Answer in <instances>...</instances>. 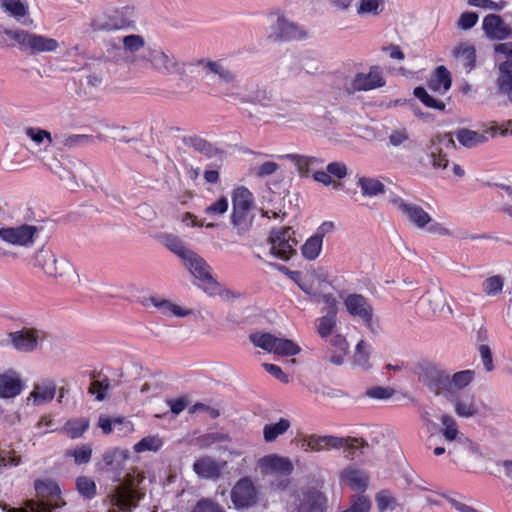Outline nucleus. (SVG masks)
<instances>
[{"label": "nucleus", "instance_id": "1", "mask_svg": "<svg viewBox=\"0 0 512 512\" xmlns=\"http://www.w3.org/2000/svg\"><path fill=\"white\" fill-rule=\"evenodd\" d=\"M34 488L37 500H27L23 506L8 508L6 512H58L66 504L55 481L36 480Z\"/></svg>", "mask_w": 512, "mask_h": 512}, {"label": "nucleus", "instance_id": "2", "mask_svg": "<svg viewBox=\"0 0 512 512\" xmlns=\"http://www.w3.org/2000/svg\"><path fill=\"white\" fill-rule=\"evenodd\" d=\"M143 66L162 76H179L186 74V62L182 61L172 50L160 46H147L141 57Z\"/></svg>", "mask_w": 512, "mask_h": 512}, {"label": "nucleus", "instance_id": "3", "mask_svg": "<svg viewBox=\"0 0 512 512\" xmlns=\"http://www.w3.org/2000/svg\"><path fill=\"white\" fill-rule=\"evenodd\" d=\"M34 265L62 284H76L79 276L73 264L63 255L51 249H40L35 255Z\"/></svg>", "mask_w": 512, "mask_h": 512}, {"label": "nucleus", "instance_id": "4", "mask_svg": "<svg viewBox=\"0 0 512 512\" xmlns=\"http://www.w3.org/2000/svg\"><path fill=\"white\" fill-rule=\"evenodd\" d=\"M493 51L498 69L497 91L512 104V41L495 44Z\"/></svg>", "mask_w": 512, "mask_h": 512}, {"label": "nucleus", "instance_id": "5", "mask_svg": "<svg viewBox=\"0 0 512 512\" xmlns=\"http://www.w3.org/2000/svg\"><path fill=\"white\" fill-rule=\"evenodd\" d=\"M270 33L268 38L274 41H292L306 38L307 32L298 23L290 20L283 12L270 14Z\"/></svg>", "mask_w": 512, "mask_h": 512}, {"label": "nucleus", "instance_id": "6", "mask_svg": "<svg viewBox=\"0 0 512 512\" xmlns=\"http://www.w3.org/2000/svg\"><path fill=\"white\" fill-rule=\"evenodd\" d=\"M415 373L419 382L425 385L435 395H444L448 398L450 387L449 374L432 363H420Z\"/></svg>", "mask_w": 512, "mask_h": 512}, {"label": "nucleus", "instance_id": "7", "mask_svg": "<svg viewBox=\"0 0 512 512\" xmlns=\"http://www.w3.org/2000/svg\"><path fill=\"white\" fill-rule=\"evenodd\" d=\"M141 481L139 475H129L126 481L117 485L112 492L113 505L125 512H130L137 507L138 502L144 496V493L138 489Z\"/></svg>", "mask_w": 512, "mask_h": 512}, {"label": "nucleus", "instance_id": "8", "mask_svg": "<svg viewBox=\"0 0 512 512\" xmlns=\"http://www.w3.org/2000/svg\"><path fill=\"white\" fill-rule=\"evenodd\" d=\"M327 499L315 487L306 486L292 495L289 504L291 512H324Z\"/></svg>", "mask_w": 512, "mask_h": 512}, {"label": "nucleus", "instance_id": "9", "mask_svg": "<svg viewBox=\"0 0 512 512\" xmlns=\"http://www.w3.org/2000/svg\"><path fill=\"white\" fill-rule=\"evenodd\" d=\"M401 212L418 228H425L427 231L438 235H447L449 231L440 223L434 222L430 215L420 206L416 204L406 203L402 199L393 201Z\"/></svg>", "mask_w": 512, "mask_h": 512}, {"label": "nucleus", "instance_id": "10", "mask_svg": "<svg viewBox=\"0 0 512 512\" xmlns=\"http://www.w3.org/2000/svg\"><path fill=\"white\" fill-rule=\"evenodd\" d=\"M297 243L291 227L275 228L270 232V254L276 258L290 259L296 253Z\"/></svg>", "mask_w": 512, "mask_h": 512}, {"label": "nucleus", "instance_id": "11", "mask_svg": "<svg viewBox=\"0 0 512 512\" xmlns=\"http://www.w3.org/2000/svg\"><path fill=\"white\" fill-rule=\"evenodd\" d=\"M249 339L255 346L281 356L297 355L301 350L292 340L278 338L270 333H253Z\"/></svg>", "mask_w": 512, "mask_h": 512}, {"label": "nucleus", "instance_id": "12", "mask_svg": "<svg viewBox=\"0 0 512 512\" xmlns=\"http://www.w3.org/2000/svg\"><path fill=\"white\" fill-rule=\"evenodd\" d=\"M456 148L455 141L450 134L436 135L426 148L430 162L435 169L448 167V153Z\"/></svg>", "mask_w": 512, "mask_h": 512}, {"label": "nucleus", "instance_id": "13", "mask_svg": "<svg viewBox=\"0 0 512 512\" xmlns=\"http://www.w3.org/2000/svg\"><path fill=\"white\" fill-rule=\"evenodd\" d=\"M12 347L23 353L35 351L46 338V333L34 327H23L8 334Z\"/></svg>", "mask_w": 512, "mask_h": 512}, {"label": "nucleus", "instance_id": "14", "mask_svg": "<svg viewBox=\"0 0 512 512\" xmlns=\"http://www.w3.org/2000/svg\"><path fill=\"white\" fill-rule=\"evenodd\" d=\"M233 214L232 223L239 229H246L250 223L249 212L253 208L254 199L252 193L245 187H238L232 197Z\"/></svg>", "mask_w": 512, "mask_h": 512}, {"label": "nucleus", "instance_id": "15", "mask_svg": "<svg viewBox=\"0 0 512 512\" xmlns=\"http://www.w3.org/2000/svg\"><path fill=\"white\" fill-rule=\"evenodd\" d=\"M40 229L37 226L22 224L16 227L0 228V239L10 245L30 247L38 236Z\"/></svg>", "mask_w": 512, "mask_h": 512}, {"label": "nucleus", "instance_id": "16", "mask_svg": "<svg viewBox=\"0 0 512 512\" xmlns=\"http://www.w3.org/2000/svg\"><path fill=\"white\" fill-rule=\"evenodd\" d=\"M22 38L20 50L29 52L30 54H40L46 52L56 51L59 47V43L56 39L49 38L44 35L35 34L24 30L23 34H20Z\"/></svg>", "mask_w": 512, "mask_h": 512}, {"label": "nucleus", "instance_id": "17", "mask_svg": "<svg viewBox=\"0 0 512 512\" xmlns=\"http://www.w3.org/2000/svg\"><path fill=\"white\" fill-rule=\"evenodd\" d=\"M231 499L236 508H249L257 503L258 490L249 477H244L232 488Z\"/></svg>", "mask_w": 512, "mask_h": 512}, {"label": "nucleus", "instance_id": "18", "mask_svg": "<svg viewBox=\"0 0 512 512\" xmlns=\"http://www.w3.org/2000/svg\"><path fill=\"white\" fill-rule=\"evenodd\" d=\"M344 305L351 316L360 318L367 326L371 325L373 307L366 297L357 293L349 294L344 299Z\"/></svg>", "mask_w": 512, "mask_h": 512}, {"label": "nucleus", "instance_id": "19", "mask_svg": "<svg viewBox=\"0 0 512 512\" xmlns=\"http://www.w3.org/2000/svg\"><path fill=\"white\" fill-rule=\"evenodd\" d=\"M258 467L265 474H279L289 476L294 471L290 458L278 454H269L258 460Z\"/></svg>", "mask_w": 512, "mask_h": 512}, {"label": "nucleus", "instance_id": "20", "mask_svg": "<svg viewBox=\"0 0 512 512\" xmlns=\"http://www.w3.org/2000/svg\"><path fill=\"white\" fill-rule=\"evenodd\" d=\"M386 81L382 75V71L378 66H372L368 73H357L350 83V90L368 91L375 88L383 87Z\"/></svg>", "mask_w": 512, "mask_h": 512}, {"label": "nucleus", "instance_id": "21", "mask_svg": "<svg viewBox=\"0 0 512 512\" xmlns=\"http://www.w3.org/2000/svg\"><path fill=\"white\" fill-rule=\"evenodd\" d=\"M344 440L333 435H316L312 434L300 440V447L304 451H329L331 449H340Z\"/></svg>", "mask_w": 512, "mask_h": 512}, {"label": "nucleus", "instance_id": "22", "mask_svg": "<svg viewBox=\"0 0 512 512\" xmlns=\"http://www.w3.org/2000/svg\"><path fill=\"white\" fill-rule=\"evenodd\" d=\"M482 29L486 37L493 41H503L512 35V29L501 16L488 14L482 22Z\"/></svg>", "mask_w": 512, "mask_h": 512}, {"label": "nucleus", "instance_id": "23", "mask_svg": "<svg viewBox=\"0 0 512 512\" xmlns=\"http://www.w3.org/2000/svg\"><path fill=\"white\" fill-rule=\"evenodd\" d=\"M490 137H495L496 128L489 127L484 132L474 131L468 128H460L454 132L457 141L465 148L472 149L484 145Z\"/></svg>", "mask_w": 512, "mask_h": 512}, {"label": "nucleus", "instance_id": "24", "mask_svg": "<svg viewBox=\"0 0 512 512\" xmlns=\"http://www.w3.org/2000/svg\"><path fill=\"white\" fill-rule=\"evenodd\" d=\"M225 461H219L212 456H201L193 464V471L202 479H218L224 468L226 467Z\"/></svg>", "mask_w": 512, "mask_h": 512}, {"label": "nucleus", "instance_id": "25", "mask_svg": "<svg viewBox=\"0 0 512 512\" xmlns=\"http://www.w3.org/2000/svg\"><path fill=\"white\" fill-rule=\"evenodd\" d=\"M348 174V168L344 162L335 161L331 162L326 166V170H316L313 173V179L325 186L333 185L334 188H338L340 183L333 180L343 179Z\"/></svg>", "mask_w": 512, "mask_h": 512}, {"label": "nucleus", "instance_id": "26", "mask_svg": "<svg viewBox=\"0 0 512 512\" xmlns=\"http://www.w3.org/2000/svg\"><path fill=\"white\" fill-rule=\"evenodd\" d=\"M90 27L93 32H108L127 28L128 22L123 21V19H120L119 13H116V11H112L109 13H101L96 15L92 19Z\"/></svg>", "mask_w": 512, "mask_h": 512}, {"label": "nucleus", "instance_id": "27", "mask_svg": "<svg viewBox=\"0 0 512 512\" xmlns=\"http://www.w3.org/2000/svg\"><path fill=\"white\" fill-rule=\"evenodd\" d=\"M196 65L202 67L208 73L217 75L221 83L232 87L237 86V75L220 61L200 59L196 62Z\"/></svg>", "mask_w": 512, "mask_h": 512}, {"label": "nucleus", "instance_id": "28", "mask_svg": "<svg viewBox=\"0 0 512 512\" xmlns=\"http://www.w3.org/2000/svg\"><path fill=\"white\" fill-rule=\"evenodd\" d=\"M186 268L203 283L215 284L208 263L197 253L193 252L185 261Z\"/></svg>", "mask_w": 512, "mask_h": 512}, {"label": "nucleus", "instance_id": "29", "mask_svg": "<svg viewBox=\"0 0 512 512\" xmlns=\"http://www.w3.org/2000/svg\"><path fill=\"white\" fill-rule=\"evenodd\" d=\"M330 283L321 275V284L316 283L313 293H308L315 302H322L325 304L323 310L325 313H337V300L335 296L328 292Z\"/></svg>", "mask_w": 512, "mask_h": 512}, {"label": "nucleus", "instance_id": "30", "mask_svg": "<svg viewBox=\"0 0 512 512\" xmlns=\"http://www.w3.org/2000/svg\"><path fill=\"white\" fill-rule=\"evenodd\" d=\"M22 391V382L13 370L0 373V398L11 399L19 395Z\"/></svg>", "mask_w": 512, "mask_h": 512}, {"label": "nucleus", "instance_id": "31", "mask_svg": "<svg viewBox=\"0 0 512 512\" xmlns=\"http://www.w3.org/2000/svg\"><path fill=\"white\" fill-rule=\"evenodd\" d=\"M56 393V384L52 379H42L34 384L28 400L34 405H42L53 400Z\"/></svg>", "mask_w": 512, "mask_h": 512}, {"label": "nucleus", "instance_id": "32", "mask_svg": "<svg viewBox=\"0 0 512 512\" xmlns=\"http://www.w3.org/2000/svg\"><path fill=\"white\" fill-rule=\"evenodd\" d=\"M452 54L458 66H461L465 73H469L476 64V49L467 42L459 44L454 48Z\"/></svg>", "mask_w": 512, "mask_h": 512}, {"label": "nucleus", "instance_id": "33", "mask_svg": "<svg viewBox=\"0 0 512 512\" xmlns=\"http://www.w3.org/2000/svg\"><path fill=\"white\" fill-rule=\"evenodd\" d=\"M121 42L124 52L131 57V62L143 65V60H137V58L141 57L147 48L144 37L139 34H130L124 36Z\"/></svg>", "mask_w": 512, "mask_h": 512}, {"label": "nucleus", "instance_id": "34", "mask_svg": "<svg viewBox=\"0 0 512 512\" xmlns=\"http://www.w3.org/2000/svg\"><path fill=\"white\" fill-rule=\"evenodd\" d=\"M451 73L445 66H438L430 79L428 80V88L439 94H445L451 87Z\"/></svg>", "mask_w": 512, "mask_h": 512}, {"label": "nucleus", "instance_id": "35", "mask_svg": "<svg viewBox=\"0 0 512 512\" xmlns=\"http://www.w3.org/2000/svg\"><path fill=\"white\" fill-rule=\"evenodd\" d=\"M287 276L295 282L299 288L305 293H313L316 283L321 284V274L316 271L302 274L299 271H287Z\"/></svg>", "mask_w": 512, "mask_h": 512}, {"label": "nucleus", "instance_id": "36", "mask_svg": "<svg viewBox=\"0 0 512 512\" xmlns=\"http://www.w3.org/2000/svg\"><path fill=\"white\" fill-rule=\"evenodd\" d=\"M148 301L156 308H158V310L166 316L172 315L176 317H186L192 314L191 310L182 308L181 306L167 299H162L159 297H150Z\"/></svg>", "mask_w": 512, "mask_h": 512}, {"label": "nucleus", "instance_id": "37", "mask_svg": "<svg viewBox=\"0 0 512 512\" xmlns=\"http://www.w3.org/2000/svg\"><path fill=\"white\" fill-rule=\"evenodd\" d=\"M90 422L87 418H75L68 420L60 429H52L65 434L70 439L80 438L89 428Z\"/></svg>", "mask_w": 512, "mask_h": 512}, {"label": "nucleus", "instance_id": "38", "mask_svg": "<svg viewBox=\"0 0 512 512\" xmlns=\"http://www.w3.org/2000/svg\"><path fill=\"white\" fill-rule=\"evenodd\" d=\"M286 159L294 162L300 174H308L311 170L323 165L324 161L321 158L314 156H303L297 154H287L283 156Z\"/></svg>", "mask_w": 512, "mask_h": 512}, {"label": "nucleus", "instance_id": "39", "mask_svg": "<svg viewBox=\"0 0 512 512\" xmlns=\"http://www.w3.org/2000/svg\"><path fill=\"white\" fill-rule=\"evenodd\" d=\"M24 134L36 147L43 148L45 150L53 143L51 133L40 127H26L24 129Z\"/></svg>", "mask_w": 512, "mask_h": 512}, {"label": "nucleus", "instance_id": "40", "mask_svg": "<svg viewBox=\"0 0 512 512\" xmlns=\"http://www.w3.org/2000/svg\"><path fill=\"white\" fill-rule=\"evenodd\" d=\"M423 299L429 304L431 310L435 312H441L446 307L448 310L450 308L447 306L446 296L441 287L437 285H433L427 292Z\"/></svg>", "mask_w": 512, "mask_h": 512}, {"label": "nucleus", "instance_id": "41", "mask_svg": "<svg viewBox=\"0 0 512 512\" xmlns=\"http://www.w3.org/2000/svg\"><path fill=\"white\" fill-rule=\"evenodd\" d=\"M385 8V0H358L356 13L360 17H377Z\"/></svg>", "mask_w": 512, "mask_h": 512}, {"label": "nucleus", "instance_id": "42", "mask_svg": "<svg viewBox=\"0 0 512 512\" xmlns=\"http://www.w3.org/2000/svg\"><path fill=\"white\" fill-rule=\"evenodd\" d=\"M291 427V423L286 418H280L277 423L266 424L263 427V439L270 443L275 441L279 436L285 434Z\"/></svg>", "mask_w": 512, "mask_h": 512}, {"label": "nucleus", "instance_id": "43", "mask_svg": "<svg viewBox=\"0 0 512 512\" xmlns=\"http://www.w3.org/2000/svg\"><path fill=\"white\" fill-rule=\"evenodd\" d=\"M357 186L361 189L362 195L366 197H375L385 191V185L380 180L372 177H360Z\"/></svg>", "mask_w": 512, "mask_h": 512}, {"label": "nucleus", "instance_id": "44", "mask_svg": "<svg viewBox=\"0 0 512 512\" xmlns=\"http://www.w3.org/2000/svg\"><path fill=\"white\" fill-rule=\"evenodd\" d=\"M323 245V234L315 233L311 237H309L305 243L301 247V253L303 257L307 260H315L321 250Z\"/></svg>", "mask_w": 512, "mask_h": 512}, {"label": "nucleus", "instance_id": "45", "mask_svg": "<svg viewBox=\"0 0 512 512\" xmlns=\"http://www.w3.org/2000/svg\"><path fill=\"white\" fill-rule=\"evenodd\" d=\"M475 372L473 370H463L449 375L450 387L448 390V398H450L455 390H460L468 386L474 379Z\"/></svg>", "mask_w": 512, "mask_h": 512}, {"label": "nucleus", "instance_id": "46", "mask_svg": "<svg viewBox=\"0 0 512 512\" xmlns=\"http://www.w3.org/2000/svg\"><path fill=\"white\" fill-rule=\"evenodd\" d=\"M454 409L458 416L470 418L478 413L473 397H459L454 400Z\"/></svg>", "mask_w": 512, "mask_h": 512}, {"label": "nucleus", "instance_id": "47", "mask_svg": "<svg viewBox=\"0 0 512 512\" xmlns=\"http://www.w3.org/2000/svg\"><path fill=\"white\" fill-rule=\"evenodd\" d=\"M0 7L18 21L28 14V6L21 0H0Z\"/></svg>", "mask_w": 512, "mask_h": 512}, {"label": "nucleus", "instance_id": "48", "mask_svg": "<svg viewBox=\"0 0 512 512\" xmlns=\"http://www.w3.org/2000/svg\"><path fill=\"white\" fill-rule=\"evenodd\" d=\"M95 138L102 140L101 135L94 137V136L85 135V134H73V135L64 137L63 140L61 141V143L64 148L75 149L78 147H84V146H87L90 144H94Z\"/></svg>", "mask_w": 512, "mask_h": 512}, {"label": "nucleus", "instance_id": "49", "mask_svg": "<svg viewBox=\"0 0 512 512\" xmlns=\"http://www.w3.org/2000/svg\"><path fill=\"white\" fill-rule=\"evenodd\" d=\"M23 32L22 29H8L0 25V47L10 48L17 44L20 48L21 40H18V38H22L20 34H23Z\"/></svg>", "mask_w": 512, "mask_h": 512}, {"label": "nucleus", "instance_id": "50", "mask_svg": "<svg viewBox=\"0 0 512 512\" xmlns=\"http://www.w3.org/2000/svg\"><path fill=\"white\" fill-rule=\"evenodd\" d=\"M191 146L194 150L204 154L208 158L216 157L222 162L223 152L215 148L211 143L207 142L202 138H192Z\"/></svg>", "mask_w": 512, "mask_h": 512}, {"label": "nucleus", "instance_id": "51", "mask_svg": "<svg viewBox=\"0 0 512 512\" xmlns=\"http://www.w3.org/2000/svg\"><path fill=\"white\" fill-rule=\"evenodd\" d=\"M505 278L501 275H492L482 282V290L489 297L498 296L502 293Z\"/></svg>", "mask_w": 512, "mask_h": 512}, {"label": "nucleus", "instance_id": "52", "mask_svg": "<svg viewBox=\"0 0 512 512\" xmlns=\"http://www.w3.org/2000/svg\"><path fill=\"white\" fill-rule=\"evenodd\" d=\"M337 313H325L324 316L316 320V330L321 338H327L332 335L336 326Z\"/></svg>", "mask_w": 512, "mask_h": 512}, {"label": "nucleus", "instance_id": "53", "mask_svg": "<svg viewBox=\"0 0 512 512\" xmlns=\"http://www.w3.org/2000/svg\"><path fill=\"white\" fill-rule=\"evenodd\" d=\"M369 358L370 345L367 344L364 340H360L355 348L353 362L356 366L367 369L369 368Z\"/></svg>", "mask_w": 512, "mask_h": 512}, {"label": "nucleus", "instance_id": "54", "mask_svg": "<svg viewBox=\"0 0 512 512\" xmlns=\"http://www.w3.org/2000/svg\"><path fill=\"white\" fill-rule=\"evenodd\" d=\"M342 477L355 489H364L367 486L368 478L364 472L357 469H346Z\"/></svg>", "mask_w": 512, "mask_h": 512}, {"label": "nucleus", "instance_id": "55", "mask_svg": "<svg viewBox=\"0 0 512 512\" xmlns=\"http://www.w3.org/2000/svg\"><path fill=\"white\" fill-rule=\"evenodd\" d=\"M165 246L178 257H180L184 262L187 258L194 252L188 249L184 243L177 237L168 236L165 241Z\"/></svg>", "mask_w": 512, "mask_h": 512}, {"label": "nucleus", "instance_id": "56", "mask_svg": "<svg viewBox=\"0 0 512 512\" xmlns=\"http://www.w3.org/2000/svg\"><path fill=\"white\" fill-rule=\"evenodd\" d=\"M163 445L162 439L158 435H150L144 437L134 445V450L137 453L145 451L157 452Z\"/></svg>", "mask_w": 512, "mask_h": 512}, {"label": "nucleus", "instance_id": "57", "mask_svg": "<svg viewBox=\"0 0 512 512\" xmlns=\"http://www.w3.org/2000/svg\"><path fill=\"white\" fill-rule=\"evenodd\" d=\"M230 437L228 434L220 432L206 433L196 438V444L201 449H207L213 444L229 441Z\"/></svg>", "mask_w": 512, "mask_h": 512}, {"label": "nucleus", "instance_id": "58", "mask_svg": "<svg viewBox=\"0 0 512 512\" xmlns=\"http://www.w3.org/2000/svg\"><path fill=\"white\" fill-rule=\"evenodd\" d=\"M413 94L416 98H418L425 106L429 107V108H432V109H437V110H444L445 109V104L444 102L440 101V100H437L435 98H433L432 96H430L426 89L419 86V87H416L413 91Z\"/></svg>", "mask_w": 512, "mask_h": 512}, {"label": "nucleus", "instance_id": "59", "mask_svg": "<svg viewBox=\"0 0 512 512\" xmlns=\"http://www.w3.org/2000/svg\"><path fill=\"white\" fill-rule=\"evenodd\" d=\"M375 500L377 503V508L380 512H384L386 510L393 511L397 507L396 499L387 490L378 492L375 496Z\"/></svg>", "mask_w": 512, "mask_h": 512}, {"label": "nucleus", "instance_id": "60", "mask_svg": "<svg viewBox=\"0 0 512 512\" xmlns=\"http://www.w3.org/2000/svg\"><path fill=\"white\" fill-rule=\"evenodd\" d=\"M76 487L78 492L85 498L91 499L96 494L95 482L86 476H80L76 479Z\"/></svg>", "mask_w": 512, "mask_h": 512}, {"label": "nucleus", "instance_id": "61", "mask_svg": "<svg viewBox=\"0 0 512 512\" xmlns=\"http://www.w3.org/2000/svg\"><path fill=\"white\" fill-rule=\"evenodd\" d=\"M441 422L444 426L442 431L444 438L447 441L455 440L459 434L455 419L451 415L444 414L441 417Z\"/></svg>", "mask_w": 512, "mask_h": 512}, {"label": "nucleus", "instance_id": "62", "mask_svg": "<svg viewBox=\"0 0 512 512\" xmlns=\"http://www.w3.org/2000/svg\"><path fill=\"white\" fill-rule=\"evenodd\" d=\"M389 144L393 147H408L410 135L406 128L394 129L388 137Z\"/></svg>", "mask_w": 512, "mask_h": 512}, {"label": "nucleus", "instance_id": "63", "mask_svg": "<svg viewBox=\"0 0 512 512\" xmlns=\"http://www.w3.org/2000/svg\"><path fill=\"white\" fill-rule=\"evenodd\" d=\"M67 456L74 458L76 464H86L90 461L92 456V449L89 445H82L74 450H68Z\"/></svg>", "mask_w": 512, "mask_h": 512}, {"label": "nucleus", "instance_id": "64", "mask_svg": "<svg viewBox=\"0 0 512 512\" xmlns=\"http://www.w3.org/2000/svg\"><path fill=\"white\" fill-rule=\"evenodd\" d=\"M467 4L484 10L502 11L507 6V1L500 0L495 2L492 0H467Z\"/></svg>", "mask_w": 512, "mask_h": 512}]
</instances>
